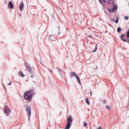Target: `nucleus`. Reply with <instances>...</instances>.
Returning a JSON list of instances; mask_svg holds the SVG:
<instances>
[{"label":"nucleus","instance_id":"obj_34","mask_svg":"<svg viewBox=\"0 0 129 129\" xmlns=\"http://www.w3.org/2000/svg\"><path fill=\"white\" fill-rule=\"evenodd\" d=\"M51 41H53V37H51Z\"/></svg>","mask_w":129,"mask_h":129},{"label":"nucleus","instance_id":"obj_3","mask_svg":"<svg viewBox=\"0 0 129 129\" xmlns=\"http://www.w3.org/2000/svg\"><path fill=\"white\" fill-rule=\"evenodd\" d=\"M71 78H72V77H75L76 78L78 82L79 83L80 85H81V81H80V78H79V76L75 72H73L71 73V75H70Z\"/></svg>","mask_w":129,"mask_h":129},{"label":"nucleus","instance_id":"obj_8","mask_svg":"<svg viewBox=\"0 0 129 129\" xmlns=\"http://www.w3.org/2000/svg\"><path fill=\"white\" fill-rule=\"evenodd\" d=\"M8 8L12 10H14V4H13V3L11 2V1H9L8 3Z\"/></svg>","mask_w":129,"mask_h":129},{"label":"nucleus","instance_id":"obj_10","mask_svg":"<svg viewBox=\"0 0 129 129\" xmlns=\"http://www.w3.org/2000/svg\"><path fill=\"white\" fill-rule=\"evenodd\" d=\"M56 69H57L58 72L59 73V74H60V75L63 76V73H62V70H61L58 67H56Z\"/></svg>","mask_w":129,"mask_h":129},{"label":"nucleus","instance_id":"obj_37","mask_svg":"<svg viewBox=\"0 0 129 129\" xmlns=\"http://www.w3.org/2000/svg\"><path fill=\"white\" fill-rule=\"evenodd\" d=\"M4 87L5 88V87H6V86H4Z\"/></svg>","mask_w":129,"mask_h":129},{"label":"nucleus","instance_id":"obj_33","mask_svg":"<svg viewBox=\"0 0 129 129\" xmlns=\"http://www.w3.org/2000/svg\"><path fill=\"white\" fill-rule=\"evenodd\" d=\"M57 28H59V29H58V31H60V27H57Z\"/></svg>","mask_w":129,"mask_h":129},{"label":"nucleus","instance_id":"obj_39","mask_svg":"<svg viewBox=\"0 0 129 129\" xmlns=\"http://www.w3.org/2000/svg\"><path fill=\"white\" fill-rule=\"evenodd\" d=\"M3 85H4V84H3Z\"/></svg>","mask_w":129,"mask_h":129},{"label":"nucleus","instance_id":"obj_29","mask_svg":"<svg viewBox=\"0 0 129 129\" xmlns=\"http://www.w3.org/2000/svg\"><path fill=\"white\" fill-rule=\"evenodd\" d=\"M101 126H99L97 129H101Z\"/></svg>","mask_w":129,"mask_h":129},{"label":"nucleus","instance_id":"obj_25","mask_svg":"<svg viewBox=\"0 0 129 129\" xmlns=\"http://www.w3.org/2000/svg\"><path fill=\"white\" fill-rule=\"evenodd\" d=\"M124 20H128V16H125L124 18Z\"/></svg>","mask_w":129,"mask_h":129},{"label":"nucleus","instance_id":"obj_36","mask_svg":"<svg viewBox=\"0 0 129 129\" xmlns=\"http://www.w3.org/2000/svg\"><path fill=\"white\" fill-rule=\"evenodd\" d=\"M50 70V71H51L52 72H53V71H52L51 70Z\"/></svg>","mask_w":129,"mask_h":129},{"label":"nucleus","instance_id":"obj_30","mask_svg":"<svg viewBox=\"0 0 129 129\" xmlns=\"http://www.w3.org/2000/svg\"><path fill=\"white\" fill-rule=\"evenodd\" d=\"M126 42H127V43H129V39L128 40H126Z\"/></svg>","mask_w":129,"mask_h":129},{"label":"nucleus","instance_id":"obj_17","mask_svg":"<svg viewBox=\"0 0 129 129\" xmlns=\"http://www.w3.org/2000/svg\"><path fill=\"white\" fill-rule=\"evenodd\" d=\"M85 101H86L87 104H88V105H89V104H90L89 100L88 99V98H86Z\"/></svg>","mask_w":129,"mask_h":129},{"label":"nucleus","instance_id":"obj_27","mask_svg":"<svg viewBox=\"0 0 129 129\" xmlns=\"http://www.w3.org/2000/svg\"><path fill=\"white\" fill-rule=\"evenodd\" d=\"M103 102H104V104L106 103V100H104L103 101Z\"/></svg>","mask_w":129,"mask_h":129},{"label":"nucleus","instance_id":"obj_20","mask_svg":"<svg viewBox=\"0 0 129 129\" xmlns=\"http://www.w3.org/2000/svg\"><path fill=\"white\" fill-rule=\"evenodd\" d=\"M54 37V35H49V38H48V40H51V39H52V37Z\"/></svg>","mask_w":129,"mask_h":129},{"label":"nucleus","instance_id":"obj_13","mask_svg":"<svg viewBox=\"0 0 129 129\" xmlns=\"http://www.w3.org/2000/svg\"><path fill=\"white\" fill-rule=\"evenodd\" d=\"M116 20H113V22H114L116 24L118 23V21L119 20V18H118V17L116 16L115 17Z\"/></svg>","mask_w":129,"mask_h":129},{"label":"nucleus","instance_id":"obj_5","mask_svg":"<svg viewBox=\"0 0 129 129\" xmlns=\"http://www.w3.org/2000/svg\"><path fill=\"white\" fill-rule=\"evenodd\" d=\"M4 113L6 116H10L11 115V109L8 106L6 105L4 108Z\"/></svg>","mask_w":129,"mask_h":129},{"label":"nucleus","instance_id":"obj_38","mask_svg":"<svg viewBox=\"0 0 129 129\" xmlns=\"http://www.w3.org/2000/svg\"><path fill=\"white\" fill-rule=\"evenodd\" d=\"M59 34H60V32H59V33H58V35H59Z\"/></svg>","mask_w":129,"mask_h":129},{"label":"nucleus","instance_id":"obj_4","mask_svg":"<svg viewBox=\"0 0 129 129\" xmlns=\"http://www.w3.org/2000/svg\"><path fill=\"white\" fill-rule=\"evenodd\" d=\"M26 111L27 113V116H28V120H30V117L32 114V111L31 110V106L26 105L25 106Z\"/></svg>","mask_w":129,"mask_h":129},{"label":"nucleus","instance_id":"obj_14","mask_svg":"<svg viewBox=\"0 0 129 129\" xmlns=\"http://www.w3.org/2000/svg\"><path fill=\"white\" fill-rule=\"evenodd\" d=\"M86 39L88 41H90V40H92L93 37L91 35H89L88 37H86Z\"/></svg>","mask_w":129,"mask_h":129},{"label":"nucleus","instance_id":"obj_6","mask_svg":"<svg viewBox=\"0 0 129 129\" xmlns=\"http://www.w3.org/2000/svg\"><path fill=\"white\" fill-rule=\"evenodd\" d=\"M25 64L29 73H30V74H33V70H32L31 66H30V64L27 62H26Z\"/></svg>","mask_w":129,"mask_h":129},{"label":"nucleus","instance_id":"obj_23","mask_svg":"<svg viewBox=\"0 0 129 129\" xmlns=\"http://www.w3.org/2000/svg\"><path fill=\"white\" fill-rule=\"evenodd\" d=\"M106 108L108 109V110H110V107H109V106H106Z\"/></svg>","mask_w":129,"mask_h":129},{"label":"nucleus","instance_id":"obj_2","mask_svg":"<svg viewBox=\"0 0 129 129\" xmlns=\"http://www.w3.org/2000/svg\"><path fill=\"white\" fill-rule=\"evenodd\" d=\"M34 95V93H33V91H29L28 92H25L24 94V98L26 99V100H30L31 98H32V96Z\"/></svg>","mask_w":129,"mask_h":129},{"label":"nucleus","instance_id":"obj_22","mask_svg":"<svg viewBox=\"0 0 129 129\" xmlns=\"http://www.w3.org/2000/svg\"><path fill=\"white\" fill-rule=\"evenodd\" d=\"M107 4H109L111 3V0H107Z\"/></svg>","mask_w":129,"mask_h":129},{"label":"nucleus","instance_id":"obj_7","mask_svg":"<svg viewBox=\"0 0 129 129\" xmlns=\"http://www.w3.org/2000/svg\"><path fill=\"white\" fill-rule=\"evenodd\" d=\"M24 7L25 5H24V3H23V2H21V4L19 5V9L21 12H23V10H24Z\"/></svg>","mask_w":129,"mask_h":129},{"label":"nucleus","instance_id":"obj_9","mask_svg":"<svg viewBox=\"0 0 129 129\" xmlns=\"http://www.w3.org/2000/svg\"><path fill=\"white\" fill-rule=\"evenodd\" d=\"M123 38H124V34H123L120 36V39L123 42H126V39H124Z\"/></svg>","mask_w":129,"mask_h":129},{"label":"nucleus","instance_id":"obj_31","mask_svg":"<svg viewBox=\"0 0 129 129\" xmlns=\"http://www.w3.org/2000/svg\"><path fill=\"white\" fill-rule=\"evenodd\" d=\"M9 85H12V82H10V83H9Z\"/></svg>","mask_w":129,"mask_h":129},{"label":"nucleus","instance_id":"obj_28","mask_svg":"<svg viewBox=\"0 0 129 129\" xmlns=\"http://www.w3.org/2000/svg\"><path fill=\"white\" fill-rule=\"evenodd\" d=\"M31 78H34V75H31V77H30Z\"/></svg>","mask_w":129,"mask_h":129},{"label":"nucleus","instance_id":"obj_35","mask_svg":"<svg viewBox=\"0 0 129 129\" xmlns=\"http://www.w3.org/2000/svg\"><path fill=\"white\" fill-rule=\"evenodd\" d=\"M21 14L20 13H19V16H21Z\"/></svg>","mask_w":129,"mask_h":129},{"label":"nucleus","instance_id":"obj_18","mask_svg":"<svg viewBox=\"0 0 129 129\" xmlns=\"http://www.w3.org/2000/svg\"><path fill=\"white\" fill-rule=\"evenodd\" d=\"M117 33H120V32H121V28L120 27H118L117 29Z\"/></svg>","mask_w":129,"mask_h":129},{"label":"nucleus","instance_id":"obj_26","mask_svg":"<svg viewBox=\"0 0 129 129\" xmlns=\"http://www.w3.org/2000/svg\"><path fill=\"white\" fill-rule=\"evenodd\" d=\"M92 96V92L91 91H90V96Z\"/></svg>","mask_w":129,"mask_h":129},{"label":"nucleus","instance_id":"obj_21","mask_svg":"<svg viewBox=\"0 0 129 129\" xmlns=\"http://www.w3.org/2000/svg\"><path fill=\"white\" fill-rule=\"evenodd\" d=\"M84 126H85V127L87 126V123H86V122H84Z\"/></svg>","mask_w":129,"mask_h":129},{"label":"nucleus","instance_id":"obj_32","mask_svg":"<svg viewBox=\"0 0 129 129\" xmlns=\"http://www.w3.org/2000/svg\"><path fill=\"white\" fill-rule=\"evenodd\" d=\"M103 3H104V4H105V0H102Z\"/></svg>","mask_w":129,"mask_h":129},{"label":"nucleus","instance_id":"obj_11","mask_svg":"<svg viewBox=\"0 0 129 129\" xmlns=\"http://www.w3.org/2000/svg\"><path fill=\"white\" fill-rule=\"evenodd\" d=\"M113 3V9H114V11L115 12L116 10H117V5H114V1L113 0L112 1Z\"/></svg>","mask_w":129,"mask_h":129},{"label":"nucleus","instance_id":"obj_12","mask_svg":"<svg viewBox=\"0 0 129 129\" xmlns=\"http://www.w3.org/2000/svg\"><path fill=\"white\" fill-rule=\"evenodd\" d=\"M18 75L19 76H21V77H25V75H24V73H23V72H22V71H20V72H18Z\"/></svg>","mask_w":129,"mask_h":129},{"label":"nucleus","instance_id":"obj_15","mask_svg":"<svg viewBox=\"0 0 129 129\" xmlns=\"http://www.w3.org/2000/svg\"><path fill=\"white\" fill-rule=\"evenodd\" d=\"M108 11L109 13H114V12H115L113 8L112 9H108Z\"/></svg>","mask_w":129,"mask_h":129},{"label":"nucleus","instance_id":"obj_24","mask_svg":"<svg viewBox=\"0 0 129 129\" xmlns=\"http://www.w3.org/2000/svg\"><path fill=\"white\" fill-rule=\"evenodd\" d=\"M99 3H101V5H103V3L102 2V1L101 0H98Z\"/></svg>","mask_w":129,"mask_h":129},{"label":"nucleus","instance_id":"obj_1","mask_svg":"<svg viewBox=\"0 0 129 129\" xmlns=\"http://www.w3.org/2000/svg\"><path fill=\"white\" fill-rule=\"evenodd\" d=\"M72 122H73V118L72 117V115H70L68 118L67 123L64 129L70 128V127H71V125H72Z\"/></svg>","mask_w":129,"mask_h":129},{"label":"nucleus","instance_id":"obj_19","mask_svg":"<svg viewBox=\"0 0 129 129\" xmlns=\"http://www.w3.org/2000/svg\"><path fill=\"white\" fill-rule=\"evenodd\" d=\"M126 36H127V39H128V38H129V28H128V31L126 33Z\"/></svg>","mask_w":129,"mask_h":129},{"label":"nucleus","instance_id":"obj_16","mask_svg":"<svg viewBox=\"0 0 129 129\" xmlns=\"http://www.w3.org/2000/svg\"><path fill=\"white\" fill-rule=\"evenodd\" d=\"M97 51V44H95V48L94 49V50L93 51H92L91 52H92V53H94V52H96Z\"/></svg>","mask_w":129,"mask_h":129}]
</instances>
